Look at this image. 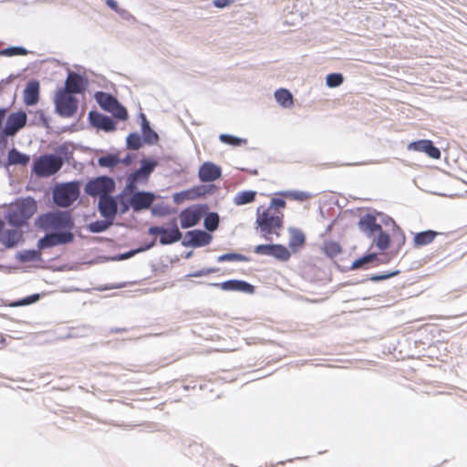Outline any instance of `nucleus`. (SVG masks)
Returning <instances> with one entry per match:
<instances>
[{"mask_svg":"<svg viewBox=\"0 0 467 467\" xmlns=\"http://www.w3.org/2000/svg\"><path fill=\"white\" fill-rule=\"evenodd\" d=\"M37 225L48 232H71L74 222L69 212L57 211L39 216Z\"/></svg>","mask_w":467,"mask_h":467,"instance_id":"obj_1","label":"nucleus"},{"mask_svg":"<svg viewBox=\"0 0 467 467\" xmlns=\"http://www.w3.org/2000/svg\"><path fill=\"white\" fill-rule=\"evenodd\" d=\"M36 212V202L32 198H25L11 204L8 212V221L15 226L24 224Z\"/></svg>","mask_w":467,"mask_h":467,"instance_id":"obj_2","label":"nucleus"},{"mask_svg":"<svg viewBox=\"0 0 467 467\" xmlns=\"http://www.w3.org/2000/svg\"><path fill=\"white\" fill-rule=\"evenodd\" d=\"M158 162L151 159H143L140 161V167L127 178V183L124 188V193H132L139 185H144L148 182L150 173L154 171Z\"/></svg>","mask_w":467,"mask_h":467,"instance_id":"obj_3","label":"nucleus"},{"mask_svg":"<svg viewBox=\"0 0 467 467\" xmlns=\"http://www.w3.org/2000/svg\"><path fill=\"white\" fill-rule=\"evenodd\" d=\"M283 214L275 207H259L257 210L256 223L265 234H273L282 223Z\"/></svg>","mask_w":467,"mask_h":467,"instance_id":"obj_4","label":"nucleus"},{"mask_svg":"<svg viewBox=\"0 0 467 467\" xmlns=\"http://www.w3.org/2000/svg\"><path fill=\"white\" fill-rule=\"evenodd\" d=\"M80 194L79 185L76 182L57 185L53 191V199L60 207H68Z\"/></svg>","mask_w":467,"mask_h":467,"instance_id":"obj_5","label":"nucleus"},{"mask_svg":"<svg viewBox=\"0 0 467 467\" xmlns=\"http://www.w3.org/2000/svg\"><path fill=\"white\" fill-rule=\"evenodd\" d=\"M63 165L60 156L46 154L34 161L33 171L39 177H48L57 172Z\"/></svg>","mask_w":467,"mask_h":467,"instance_id":"obj_6","label":"nucleus"},{"mask_svg":"<svg viewBox=\"0 0 467 467\" xmlns=\"http://www.w3.org/2000/svg\"><path fill=\"white\" fill-rule=\"evenodd\" d=\"M54 101L57 113L64 118L72 117L78 109V100L73 94L62 88L57 90Z\"/></svg>","mask_w":467,"mask_h":467,"instance_id":"obj_7","label":"nucleus"},{"mask_svg":"<svg viewBox=\"0 0 467 467\" xmlns=\"http://www.w3.org/2000/svg\"><path fill=\"white\" fill-rule=\"evenodd\" d=\"M115 189V182L113 179L101 176L89 181L85 187L86 192L90 196L109 195Z\"/></svg>","mask_w":467,"mask_h":467,"instance_id":"obj_8","label":"nucleus"},{"mask_svg":"<svg viewBox=\"0 0 467 467\" xmlns=\"http://www.w3.org/2000/svg\"><path fill=\"white\" fill-rule=\"evenodd\" d=\"M74 234L71 232H51L39 240L38 247L45 249L55 245L71 243Z\"/></svg>","mask_w":467,"mask_h":467,"instance_id":"obj_9","label":"nucleus"},{"mask_svg":"<svg viewBox=\"0 0 467 467\" xmlns=\"http://www.w3.org/2000/svg\"><path fill=\"white\" fill-rule=\"evenodd\" d=\"M88 85V80L85 77L69 71L65 82V88L62 89L71 94H81L85 91Z\"/></svg>","mask_w":467,"mask_h":467,"instance_id":"obj_10","label":"nucleus"},{"mask_svg":"<svg viewBox=\"0 0 467 467\" xmlns=\"http://www.w3.org/2000/svg\"><path fill=\"white\" fill-rule=\"evenodd\" d=\"M26 120L27 116L24 111L10 114L4 128V134L5 136H14L18 130L26 126Z\"/></svg>","mask_w":467,"mask_h":467,"instance_id":"obj_11","label":"nucleus"},{"mask_svg":"<svg viewBox=\"0 0 467 467\" xmlns=\"http://www.w3.org/2000/svg\"><path fill=\"white\" fill-rule=\"evenodd\" d=\"M212 239V235L204 231H189L185 234L182 245L192 247L204 246L209 244Z\"/></svg>","mask_w":467,"mask_h":467,"instance_id":"obj_12","label":"nucleus"},{"mask_svg":"<svg viewBox=\"0 0 467 467\" xmlns=\"http://www.w3.org/2000/svg\"><path fill=\"white\" fill-rule=\"evenodd\" d=\"M202 216V209L200 206H192L183 210L180 215L181 226L187 229L196 225Z\"/></svg>","mask_w":467,"mask_h":467,"instance_id":"obj_13","label":"nucleus"},{"mask_svg":"<svg viewBox=\"0 0 467 467\" xmlns=\"http://www.w3.org/2000/svg\"><path fill=\"white\" fill-rule=\"evenodd\" d=\"M155 195L149 192H133L130 194V203L134 211H140L149 208L153 201Z\"/></svg>","mask_w":467,"mask_h":467,"instance_id":"obj_14","label":"nucleus"},{"mask_svg":"<svg viewBox=\"0 0 467 467\" xmlns=\"http://www.w3.org/2000/svg\"><path fill=\"white\" fill-rule=\"evenodd\" d=\"M98 208L100 214L108 220L113 221L118 213V204L114 197L110 195L101 196L99 200Z\"/></svg>","mask_w":467,"mask_h":467,"instance_id":"obj_15","label":"nucleus"},{"mask_svg":"<svg viewBox=\"0 0 467 467\" xmlns=\"http://www.w3.org/2000/svg\"><path fill=\"white\" fill-rule=\"evenodd\" d=\"M221 168L216 164L207 161L199 169V178L203 182H210L217 180L221 176Z\"/></svg>","mask_w":467,"mask_h":467,"instance_id":"obj_16","label":"nucleus"},{"mask_svg":"<svg viewBox=\"0 0 467 467\" xmlns=\"http://www.w3.org/2000/svg\"><path fill=\"white\" fill-rule=\"evenodd\" d=\"M408 149L410 150L425 152L432 159H439L441 157L440 150L434 147L431 140H419L411 142L408 145Z\"/></svg>","mask_w":467,"mask_h":467,"instance_id":"obj_17","label":"nucleus"},{"mask_svg":"<svg viewBox=\"0 0 467 467\" xmlns=\"http://www.w3.org/2000/svg\"><path fill=\"white\" fill-rule=\"evenodd\" d=\"M88 117L90 123L94 127H97L108 132L113 131L115 130V124L109 117L93 111L89 112Z\"/></svg>","mask_w":467,"mask_h":467,"instance_id":"obj_18","label":"nucleus"},{"mask_svg":"<svg viewBox=\"0 0 467 467\" xmlns=\"http://www.w3.org/2000/svg\"><path fill=\"white\" fill-rule=\"evenodd\" d=\"M225 291H239L246 294H253L254 288L252 285L242 280H229L219 285Z\"/></svg>","mask_w":467,"mask_h":467,"instance_id":"obj_19","label":"nucleus"},{"mask_svg":"<svg viewBox=\"0 0 467 467\" xmlns=\"http://www.w3.org/2000/svg\"><path fill=\"white\" fill-rule=\"evenodd\" d=\"M39 99V84L36 81L29 82L24 91V101L27 106L37 103Z\"/></svg>","mask_w":467,"mask_h":467,"instance_id":"obj_20","label":"nucleus"},{"mask_svg":"<svg viewBox=\"0 0 467 467\" xmlns=\"http://www.w3.org/2000/svg\"><path fill=\"white\" fill-rule=\"evenodd\" d=\"M22 236L21 231L18 229H10L4 231L0 235V241L6 247H13L20 241Z\"/></svg>","mask_w":467,"mask_h":467,"instance_id":"obj_21","label":"nucleus"},{"mask_svg":"<svg viewBox=\"0 0 467 467\" xmlns=\"http://www.w3.org/2000/svg\"><path fill=\"white\" fill-rule=\"evenodd\" d=\"M359 225L369 236L376 234L381 229V226L376 223L375 217L371 215L362 217L359 221Z\"/></svg>","mask_w":467,"mask_h":467,"instance_id":"obj_22","label":"nucleus"},{"mask_svg":"<svg viewBox=\"0 0 467 467\" xmlns=\"http://www.w3.org/2000/svg\"><path fill=\"white\" fill-rule=\"evenodd\" d=\"M276 102L285 109H290L294 105L293 95L285 88H279L275 92Z\"/></svg>","mask_w":467,"mask_h":467,"instance_id":"obj_23","label":"nucleus"},{"mask_svg":"<svg viewBox=\"0 0 467 467\" xmlns=\"http://www.w3.org/2000/svg\"><path fill=\"white\" fill-rule=\"evenodd\" d=\"M182 236V234L175 223L172 228L166 229V234H163V235L160 238V243L162 245L171 244L181 240Z\"/></svg>","mask_w":467,"mask_h":467,"instance_id":"obj_24","label":"nucleus"},{"mask_svg":"<svg viewBox=\"0 0 467 467\" xmlns=\"http://www.w3.org/2000/svg\"><path fill=\"white\" fill-rule=\"evenodd\" d=\"M95 99L101 108L109 111L119 101L111 95L105 92H97Z\"/></svg>","mask_w":467,"mask_h":467,"instance_id":"obj_25","label":"nucleus"},{"mask_svg":"<svg viewBox=\"0 0 467 467\" xmlns=\"http://www.w3.org/2000/svg\"><path fill=\"white\" fill-rule=\"evenodd\" d=\"M436 235L437 233L431 230L420 232L414 237V245L419 247L429 244L434 240Z\"/></svg>","mask_w":467,"mask_h":467,"instance_id":"obj_26","label":"nucleus"},{"mask_svg":"<svg viewBox=\"0 0 467 467\" xmlns=\"http://www.w3.org/2000/svg\"><path fill=\"white\" fill-rule=\"evenodd\" d=\"M28 155L21 153L16 149H12L8 152V162L13 165L21 164L26 165L29 161Z\"/></svg>","mask_w":467,"mask_h":467,"instance_id":"obj_27","label":"nucleus"},{"mask_svg":"<svg viewBox=\"0 0 467 467\" xmlns=\"http://www.w3.org/2000/svg\"><path fill=\"white\" fill-rule=\"evenodd\" d=\"M255 194H256V192L254 191L240 192L235 195V197L234 199V202L235 205H244L246 203H250V202H254V200L255 198Z\"/></svg>","mask_w":467,"mask_h":467,"instance_id":"obj_28","label":"nucleus"},{"mask_svg":"<svg viewBox=\"0 0 467 467\" xmlns=\"http://www.w3.org/2000/svg\"><path fill=\"white\" fill-rule=\"evenodd\" d=\"M271 256L278 260L286 261L290 257V253L288 249L283 245L272 244Z\"/></svg>","mask_w":467,"mask_h":467,"instance_id":"obj_29","label":"nucleus"},{"mask_svg":"<svg viewBox=\"0 0 467 467\" xmlns=\"http://www.w3.org/2000/svg\"><path fill=\"white\" fill-rule=\"evenodd\" d=\"M376 234H378V237H377V239L374 240V242H375L377 247L381 251L386 250L389 246V243H390V238H389V234H385L382 231V228L380 229V231H378V233H376Z\"/></svg>","mask_w":467,"mask_h":467,"instance_id":"obj_30","label":"nucleus"},{"mask_svg":"<svg viewBox=\"0 0 467 467\" xmlns=\"http://www.w3.org/2000/svg\"><path fill=\"white\" fill-rule=\"evenodd\" d=\"M111 220L105 219L103 221H97L89 223L88 229L92 233H101L106 231L111 224Z\"/></svg>","mask_w":467,"mask_h":467,"instance_id":"obj_31","label":"nucleus"},{"mask_svg":"<svg viewBox=\"0 0 467 467\" xmlns=\"http://www.w3.org/2000/svg\"><path fill=\"white\" fill-rule=\"evenodd\" d=\"M131 193H124V190L122 191V192L120 194H119L117 196V198H115V200L117 201V204H118V209H119V212L121 213H125L129 211L130 207V199L127 200L126 197L130 195Z\"/></svg>","mask_w":467,"mask_h":467,"instance_id":"obj_32","label":"nucleus"},{"mask_svg":"<svg viewBox=\"0 0 467 467\" xmlns=\"http://www.w3.org/2000/svg\"><path fill=\"white\" fill-rule=\"evenodd\" d=\"M98 162L99 165L101 167L111 168L119 164L120 162V159L116 155L109 154L107 156L100 157L98 160Z\"/></svg>","mask_w":467,"mask_h":467,"instance_id":"obj_33","label":"nucleus"},{"mask_svg":"<svg viewBox=\"0 0 467 467\" xmlns=\"http://www.w3.org/2000/svg\"><path fill=\"white\" fill-rule=\"evenodd\" d=\"M27 50L21 47H10L0 51V56L14 57V56H26Z\"/></svg>","mask_w":467,"mask_h":467,"instance_id":"obj_34","label":"nucleus"},{"mask_svg":"<svg viewBox=\"0 0 467 467\" xmlns=\"http://www.w3.org/2000/svg\"><path fill=\"white\" fill-rule=\"evenodd\" d=\"M218 223H219V216L215 213H209L205 217L204 222H203L204 227L208 231H211V232L214 231L218 227Z\"/></svg>","mask_w":467,"mask_h":467,"instance_id":"obj_35","label":"nucleus"},{"mask_svg":"<svg viewBox=\"0 0 467 467\" xmlns=\"http://www.w3.org/2000/svg\"><path fill=\"white\" fill-rule=\"evenodd\" d=\"M344 78L339 73L328 74L326 78V84L329 88H337L343 83Z\"/></svg>","mask_w":467,"mask_h":467,"instance_id":"obj_36","label":"nucleus"},{"mask_svg":"<svg viewBox=\"0 0 467 467\" xmlns=\"http://www.w3.org/2000/svg\"><path fill=\"white\" fill-rule=\"evenodd\" d=\"M39 257V254L35 250H26L17 254L16 258L21 262L35 261Z\"/></svg>","mask_w":467,"mask_h":467,"instance_id":"obj_37","label":"nucleus"},{"mask_svg":"<svg viewBox=\"0 0 467 467\" xmlns=\"http://www.w3.org/2000/svg\"><path fill=\"white\" fill-rule=\"evenodd\" d=\"M377 257L376 254H369L361 258L355 260L351 265V269H358L365 265L366 264L371 263Z\"/></svg>","mask_w":467,"mask_h":467,"instance_id":"obj_38","label":"nucleus"},{"mask_svg":"<svg viewBox=\"0 0 467 467\" xmlns=\"http://www.w3.org/2000/svg\"><path fill=\"white\" fill-rule=\"evenodd\" d=\"M305 242V235L298 230H291V239L289 245L291 247L301 245Z\"/></svg>","mask_w":467,"mask_h":467,"instance_id":"obj_39","label":"nucleus"},{"mask_svg":"<svg viewBox=\"0 0 467 467\" xmlns=\"http://www.w3.org/2000/svg\"><path fill=\"white\" fill-rule=\"evenodd\" d=\"M324 251L327 255L333 257L340 254L341 249L336 242H327L324 245Z\"/></svg>","mask_w":467,"mask_h":467,"instance_id":"obj_40","label":"nucleus"},{"mask_svg":"<svg viewBox=\"0 0 467 467\" xmlns=\"http://www.w3.org/2000/svg\"><path fill=\"white\" fill-rule=\"evenodd\" d=\"M127 146L129 149L138 150L141 146V140L137 133H131L127 137Z\"/></svg>","mask_w":467,"mask_h":467,"instance_id":"obj_41","label":"nucleus"},{"mask_svg":"<svg viewBox=\"0 0 467 467\" xmlns=\"http://www.w3.org/2000/svg\"><path fill=\"white\" fill-rule=\"evenodd\" d=\"M284 196L290 197L296 201H305L311 197V194L303 191H291L284 193Z\"/></svg>","mask_w":467,"mask_h":467,"instance_id":"obj_42","label":"nucleus"},{"mask_svg":"<svg viewBox=\"0 0 467 467\" xmlns=\"http://www.w3.org/2000/svg\"><path fill=\"white\" fill-rule=\"evenodd\" d=\"M112 113V115L119 119H126L128 117V112L124 107H122L119 102L109 111Z\"/></svg>","mask_w":467,"mask_h":467,"instance_id":"obj_43","label":"nucleus"},{"mask_svg":"<svg viewBox=\"0 0 467 467\" xmlns=\"http://www.w3.org/2000/svg\"><path fill=\"white\" fill-rule=\"evenodd\" d=\"M219 139L223 143L234 145V146H238L242 142L244 141V140H242L240 138H237V137H234V136L229 135V134H221Z\"/></svg>","mask_w":467,"mask_h":467,"instance_id":"obj_44","label":"nucleus"},{"mask_svg":"<svg viewBox=\"0 0 467 467\" xmlns=\"http://www.w3.org/2000/svg\"><path fill=\"white\" fill-rule=\"evenodd\" d=\"M245 257L240 254L229 253L220 255L217 258L218 262H225V261H244Z\"/></svg>","mask_w":467,"mask_h":467,"instance_id":"obj_45","label":"nucleus"},{"mask_svg":"<svg viewBox=\"0 0 467 467\" xmlns=\"http://www.w3.org/2000/svg\"><path fill=\"white\" fill-rule=\"evenodd\" d=\"M142 134H143L144 140L149 144H154L158 141L159 136L151 129H149L147 131L143 132Z\"/></svg>","mask_w":467,"mask_h":467,"instance_id":"obj_46","label":"nucleus"},{"mask_svg":"<svg viewBox=\"0 0 467 467\" xmlns=\"http://www.w3.org/2000/svg\"><path fill=\"white\" fill-rule=\"evenodd\" d=\"M193 196V192H178V193H175L173 195V201L176 202V203H180L182 202L183 200H186V199H192Z\"/></svg>","mask_w":467,"mask_h":467,"instance_id":"obj_47","label":"nucleus"},{"mask_svg":"<svg viewBox=\"0 0 467 467\" xmlns=\"http://www.w3.org/2000/svg\"><path fill=\"white\" fill-rule=\"evenodd\" d=\"M272 244H259L254 247V253L258 254L271 255Z\"/></svg>","mask_w":467,"mask_h":467,"instance_id":"obj_48","label":"nucleus"},{"mask_svg":"<svg viewBox=\"0 0 467 467\" xmlns=\"http://www.w3.org/2000/svg\"><path fill=\"white\" fill-rule=\"evenodd\" d=\"M38 299H39V295L38 294H34L32 296H26V297L23 298L21 301L16 303V306L30 305V304H33V303L36 302Z\"/></svg>","mask_w":467,"mask_h":467,"instance_id":"obj_49","label":"nucleus"},{"mask_svg":"<svg viewBox=\"0 0 467 467\" xmlns=\"http://www.w3.org/2000/svg\"><path fill=\"white\" fill-rule=\"evenodd\" d=\"M166 229L167 228L161 226H152L149 229V233L152 235H160L161 237L163 234H166Z\"/></svg>","mask_w":467,"mask_h":467,"instance_id":"obj_50","label":"nucleus"},{"mask_svg":"<svg viewBox=\"0 0 467 467\" xmlns=\"http://www.w3.org/2000/svg\"><path fill=\"white\" fill-rule=\"evenodd\" d=\"M154 241L150 244H149L148 245H146L145 247H140V248H138L136 250H131L130 252L127 253V255L128 257H131L133 256L134 254H138V253H140V252H143V251H146V250H149L150 249L153 245H154Z\"/></svg>","mask_w":467,"mask_h":467,"instance_id":"obj_51","label":"nucleus"},{"mask_svg":"<svg viewBox=\"0 0 467 467\" xmlns=\"http://www.w3.org/2000/svg\"><path fill=\"white\" fill-rule=\"evenodd\" d=\"M397 274H398V272H393V273H390V274H388V275H373V276L370 277V280H372L374 282L380 281V280H385V279H388L389 277H392V276L396 275Z\"/></svg>","mask_w":467,"mask_h":467,"instance_id":"obj_52","label":"nucleus"},{"mask_svg":"<svg viewBox=\"0 0 467 467\" xmlns=\"http://www.w3.org/2000/svg\"><path fill=\"white\" fill-rule=\"evenodd\" d=\"M232 3V0H214L213 5L217 8H224Z\"/></svg>","mask_w":467,"mask_h":467,"instance_id":"obj_53","label":"nucleus"},{"mask_svg":"<svg viewBox=\"0 0 467 467\" xmlns=\"http://www.w3.org/2000/svg\"><path fill=\"white\" fill-rule=\"evenodd\" d=\"M285 205V202L284 200L273 199L270 206L275 207V209L278 210V208H284Z\"/></svg>","mask_w":467,"mask_h":467,"instance_id":"obj_54","label":"nucleus"},{"mask_svg":"<svg viewBox=\"0 0 467 467\" xmlns=\"http://www.w3.org/2000/svg\"><path fill=\"white\" fill-rule=\"evenodd\" d=\"M214 271H215L214 269H202V270L197 271L195 273H192L191 275V276H195V277L202 276V275H206L211 273H213Z\"/></svg>","mask_w":467,"mask_h":467,"instance_id":"obj_55","label":"nucleus"},{"mask_svg":"<svg viewBox=\"0 0 467 467\" xmlns=\"http://www.w3.org/2000/svg\"><path fill=\"white\" fill-rule=\"evenodd\" d=\"M141 119H142V121H141V130H142V133L147 131L149 129H150V124H149V121L147 120L146 117L141 114Z\"/></svg>","mask_w":467,"mask_h":467,"instance_id":"obj_56","label":"nucleus"},{"mask_svg":"<svg viewBox=\"0 0 467 467\" xmlns=\"http://www.w3.org/2000/svg\"><path fill=\"white\" fill-rule=\"evenodd\" d=\"M107 5L111 8V9H117V6H118V4L115 0H107Z\"/></svg>","mask_w":467,"mask_h":467,"instance_id":"obj_57","label":"nucleus"},{"mask_svg":"<svg viewBox=\"0 0 467 467\" xmlns=\"http://www.w3.org/2000/svg\"><path fill=\"white\" fill-rule=\"evenodd\" d=\"M120 162L124 163L125 165H129L131 162V158L130 156H127L123 160H120Z\"/></svg>","mask_w":467,"mask_h":467,"instance_id":"obj_58","label":"nucleus"},{"mask_svg":"<svg viewBox=\"0 0 467 467\" xmlns=\"http://www.w3.org/2000/svg\"><path fill=\"white\" fill-rule=\"evenodd\" d=\"M128 258H129V257H128V255H127V253H126V254H120V255H119V259H120V260H124V259H128Z\"/></svg>","mask_w":467,"mask_h":467,"instance_id":"obj_59","label":"nucleus"}]
</instances>
